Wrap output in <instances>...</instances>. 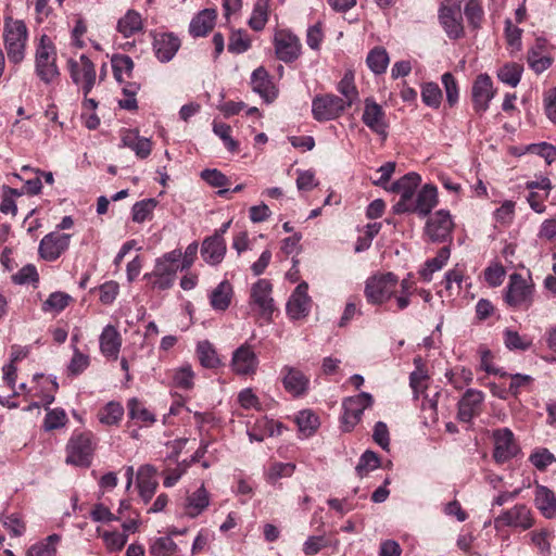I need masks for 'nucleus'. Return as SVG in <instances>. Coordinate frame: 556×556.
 <instances>
[{
    "instance_id": "a878e982",
    "label": "nucleus",
    "mask_w": 556,
    "mask_h": 556,
    "mask_svg": "<svg viewBox=\"0 0 556 556\" xmlns=\"http://www.w3.org/2000/svg\"><path fill=\"white\" fill-rule=\"evenodd\" d=\"M157 469L150 464H144L137 471V488L143 504H148L154 496L159 482Z\"/></svg>"
},
{
    "instance_id": "338daca9",
    "label": "nucleus",
    "mask_w": 556,
    "mask_h": 556,
    "mask_svg": "<svg viewBox=\"0 0 556 556\" xmlns=\"http://www.w3.org/2000/svg\"><path fill=\"white\" fill-rule=\"evenodd\" d=\"M105 547L110 552L121 551L127 543V534L117 531H105L102 535Z\"/></svg>"
},
{
    "instance_id": "7ed1b4c3",
    "label": "nucleus",
    "mask_w": 556,
    "mask_h": 556,
    "mask_svg": "<svg viewBox=\"0 0 556 556\" xmlns=\"http://www.w3.org/2000/svg\"><path fill=\"white\" fill-rule=\"evenodd\" d=\"M3 45L10 63L21 64L26 58L29 38L28 28L23 20L4 17Z\"/></svg>"
},
{
    "instance_id": "f257e3e1",
    "label": "nucleus",
    "mask_w": 556,
    "mask_h": 556,
    "mask_svg": "<svg viewBox=\"0 0 556 556\" xmlns=\"http://www.w3.org/2000/svg\"><path fill=\"white\" fill-rule=\"evenodd\" d=\"M420 182L421 177L417 173L410 172L390 186L388 190L400 197L392 207L394 214L414 213L426 217L437 206V187L427 184L418 190Z\"/></svg>"
},
{
    "instance_id": "f3484780",
    "label": "nucleus",
    "mask_w": 556,
    "mask_h": 556,
    "mask_svg": "<svg viewBox=\"0 0 556 556\" xmlns=\"http://www.w3.org/2000/svg\"><path fill=\"white\" fill-rule=\"evenodd\" d=\"M362 122L382 140L387 139L389 123L386 112L372 98H366L364 101Z\"/></svg>"
},
{
    "instance_id": "8fccbe9b",
    "label": "nucleus",
    "mask_w": 556,
    "mask_h": 556,
    "mask_svg": "<svg viewBox=\"0 0 556 556\" xmlns=\"http://www.w3.org/2000/svg\"><path fill=\"white\" fill-rule=\"evenodd\" d=\"M366 63L369 70L376 75L386 72L389 64V55L384 48L376 47L369 51Z\"/></svg>"
},
{
    "instance_id": "0e129e2a",
    "label": "nucleus",
    "mask_w": 556,
    "mask_h": 556,
    "mask_svg": "<svg viewBox=\"0 0 556 556\" xmlns=\"http://www.w3.org/2000/svg\"><path fill=\"white\" fill-rule=\"evenodd\" d=\"M515 202L506 200L494 212V219L502 226H508L513 223L515 217Z\"/></svg>"
},
{
    "instance_id": "bb28decb",
    "label": "nucleus",
    "mask_w": 556,
    "mask_h": 556,
    "mask_svg": "<svg viewBox=\"0 0 556 556\" xmlns=\"http://www.w3.org/2000/svg\"><path fill=\"white\" fill-rule=\"evenodd\" d=\"M252 90L260 94L266 102H271L277 98V89L268 72L260 66L251 75Z\"/></svg>"
},
{
    "instance_id": "c756f323",
    "label": "nucleus",
    "mask_w": 556,
    "mask_h": 556,
    "mask_svg": "<svg viewBox=\"0 0 556 556\" xmlns=\"http://www.w3.org/2000/svg\"><path fill=\"white\" fill-rule=\"evenodd\" d=\"M210 493L202 484L186 497L184 504L185 515L189 518H197L210 506Z\"/></svg>"
},
{
    "instance_id": "4d7b16f0",
    "label": "nucleus",
    "mask_w": 556,
    "mask_h": 556,
    "mask_svg": "<svg viewBox=\"0 0 556 556\" xmlns=\"http://www.w3.org/2000/svg\"><path fill=\"white\" fill-rule=\"evenodd\" d=\"M47 408V414L43 420V429L46 431H52L66 426L68 418L63 408Z\"/></svg>"
},
{
    "instance_id": "aec40b11",
    "label": "nucleus",
    "mask_w": 556,
    "mask_h": 556,
    "mask_svg": "<svg viewBox=\"0 0 556 556\" xmlns=\"http://www.w3.org/2000/svg\"><path fill=\"white\" fill-rule=\"evenodd\" d=\"M484 393L477 389H468L457 404V419L469 424L481 414Z\"/></svg>"
},
{
    "instance_id": "dca6fc26",
    "label": "nucleus",
    "mask_w": 556,
    "mask_h": 556,
    "mask_svg": "<svg viewBox=\"0 0 556 556\" xmlns=\"http://www.w3.org/2000/svg\"><path fill=\"white\" fill-rule=\"evenodd\" d=\"M258 364V356L256 355L253 346L247 342L232 352L230 368L232 372L238 376L247 377L255 375Z\"/></svg>"
},
{
    "instance_id": "393cba45",
    "label": "nucleus",
    "mask_w": 556,
    "mask_h": 556,
    "mask_svg": "<svg viewBox=\"0 0 556 556\" xmlns=\"http://www.w3.org/2000/svg\"><path fill=\"white\" fill-rule=\"evenodd\" d=\"M307 291L308 285L306 282H301L290 295L286 311L291 319L298 320L308 315L312 301Z\"/></svg>"
},
{
    "instance_id": "c03bdc74",
    "label": "nucleus",
    "mask_w": 556,
    "mask_h": 556,
    "mask_svg": "<svg viewBox=\"0 0 556 556\" xmlns=\"http://www.w3.org/2000/svg\"><path fill=\"white\" fill-rule=\"evenodd\" d=\"M178 551V545L169 535L151 538L149 540V554L151 556H173Z\"/></svg>"
},
{
    "instance_id": "423d86ee",
    "label": "nucleus",
    "mask_w": 556,
    "mask_h": 556,
    "mask_svg": "<svg viewBox=\"0 0 556 556\" xmlns=\"http://www.w3.org/2000/svg\"><path fill=\"white\" fill-rule=\"evenodd\" d=\"M399 288V278L393 273H380L367 278L364 294L369 304L382 305L390 301Z\"/></svg>"
},
{
    "instance_id": "39448f33",
    "label": "nucleus",
    "mask_w": 556,
    "mask_h": 556,
    "mask_svg": "<svg viewBox=\"0 0 556 556\" xmlns=\"http://www.w3.org/2000/svg\"><path fill=\"white\" fill-rule=\"evenodd\" d=\"M180 258L181 250L179 249L163 254L155 260L154 269L147 273L143 278L150 281L154 289H169L175 282L177 271L180 270Z\"/></svg>"
},
{
    "instance_id": "f704fd0d",
    "label": "nucleus",
    "mask_w": 556,
    "mask_h": 556,
    "mask_svg": "<svg viewBox=\"0 0 556 556\" xmlns=\"http://www.w3.org/2000/svg\"><path fill=\"white\" fill-rule=\"evenodd\" d=\"M143 28V21L139 12L128 10L118 21L116 30L125 38H129Z\"/></svg>"
},
{
    "instance_id": "3c124183",
    "label": "nucleus",
    "mask_w": 556,
    "mask_h": 556,
    "mask_svg": "<svg viewBox=\"0 0 556 556\" xmlns=\"http://www.w3.org/2000/svg\"><path fill=\"white\" fill-rule=\"evenodd\" d=\"M469 277L465 275V268L456 265L452 269L444 274V286L445 289L453 292L454 290L458 294L463 288V283H467Z\"/></svg>"
},
{
    "instance_id": "774afa93",
    "label": "nucleus",
    "mask_w": 556,
    "mask_h": 556,
    "mask_svg": "<svg viewBox=\"0 0 556 556\" xmlns=\"http://www.w3.org/2000/svg\"><path fill=\"white\" fill-rule=\"evenodd\" d=\"M529 460L536 469L544 470L556 462V457L547 448H538L531 453Z\"/></svg>"
},
{
    "instance_id": "e433bc0d",
    "label": "nucleus",
    "mask_w": 556,
    "mask_h": 556,
    "mask_svg": "<svg viewBox=\"0 0 556 556\" xmlns=\"http://www.w3.org/2000/svg\"><path fill=\"white\" fill-rule=\"evenodd\" d=\"M195 353L201 366L204 368L215 369L223 364L216 349L208 340L199 341Z\"/></svg>"
},
{
    "instance_id": "6e6d98bb",
    "label": "nucleus",
    "mask_w": 556,
    "mask_h": 556,
    "mask_svg": "<svg viewBox=\"0 0 556 556\" xmlns=\"http://www.w3.org/2000/svg\"><path fill=\"white\" fill-rule=\"evenodd\" d=\"M157 205L154 199H144L136 202L131 207V216L135 223L141 224L152 217V213Z\"/></svg>"
},
{
    "instance_id": "052dcab7",
    "label": "nucleus",
    "mask_w": 556,
    "mask_h": 556,
    "mask_svg": "<svg viewBox=\"0 0 556 556\" xmlns=\"http://www.w3.org/2000/svg\"><path fill=\"white\" fill-rule=\"evenodd\" d=\"M213 132L224 142L229 152H237L239 143L231 137V127L225 123L213 122Z\"/></svg>"
},
{
    "instance_id": "c9c22d12",
    "label": "nucleus",
    "mask_w": 556,
    "mask_h": 556,
    "mask_svg": "<svg viewBox=\"0 0 556 556\" xmlns=\"http://www.w3.org/2000/svg\"><path fill=\"white\" fill-rule=\"evenodd\" d=\"M527 61L530 68L536 74L546 71L553 62L542 41H538L536 45L529 50Z\"/></svg>"
},
{
    "instance_id": "ddd939ff",
    "label": "nucleus",
    "mask_w": 556,
    "mask_h": 556,
    "mask_svg": "<svg viewBox=\"0 0 556 556\" xmlns=\"http://www.w3.org/2000/svg\"><path fill=\"white\" fill-rule=\"evenodd\" d=\"M346 110L342 99L336 94H317L312 101V114L317 122L333 121Z\"/></svg>"
},
{
    "instance_id": "58836bf2",
    "label": "nucleus",
    "mask_w": 556,
    "mask_h": 556,
    "mask_svg": "<svg viewBox=\"0 0 556 556\" xmlns=\"http://www.w3.org/2000/svg\"><path fill=\"white\" fill-rule=\"evenodd\" d=\"M338 92L342 96L344 106L351 108L358 101V91L354 83V75L352 72H346L337 85Z\"/></svg>"
},
{
    "instance_id": "4468645a",
    "label": "nucleus",
    "mask_w": 556,
    "mask_h": 556,
    "mask_svg": "<svg viewBox=\"0 0 556 556\" xmlns=\"http://www.w3.org/2000/svg\"><path fill=\"white\" fill-rule=\"evenodd\" d=\"M454 222L446 210H439L426 223L425 233L432 242L451 240Z\"/></svg>"
},
{
    "instance_id": "0eeeda50",
    "label": "nucleus",
    "mask_w": 556,
    "mask_h": 556,
    "mask_svg": "<svg viewBox=\"0 0 556 556\" xmlns=\"http://www.w3.org/2000/svg\"><path fill=\"white\" fill-rule=\"evenodd\" d=\"M96 441L91 432L74 431L66 443V464L89 467L92 462Z\"/></svg>"
},
{
    "instance_id": "9b49d317",
    "label": "nucleus",
    "mask_w": 556,
    "mask_h": 556,
    "mask_svg": "<svg viewBox=\"0 0 556 556\" xmlns=\"http://www.w3.org/2000/svg\"><path fill=\"white\" fill-rule=\"evenodd\" d=\"M372 396L367 392L350 396L343 400L341 417L342 430L350 432L361 421L365 408L371 406Z\"/></svg>"
},
{
    "instance_id": "a18cd8bd",
    "label": "nucleus",
    "mask_w": 556,
    "mask_h": 556,
    "mask_svg": "<svg viewBox=\"0 0 556 556\" xmlns=\"http://www.w3.org/2000/svg\"><path fill=\"white\" fill-rule=\"evenodd\" d=\"M174 387L181 390H191L194 386L195 372L192 366L188 363L174 368L172 372Z\"/></svg>"
},
{
    "instance_id": "37998d69",
    "label": "nucleus",
    "mask_w": 556,
    "mask_h": 556,
    "mask_svg": "<svg viewBox=\"0 0 556 556\" xmlns=\"http://www.w3.org/2000/svg\"><path fill=\"white\" fill-rule=\"evenodd\" d=\"M127 409L129 417L143 426H151L156 421L155 415L137 397H132L128 401Z\"/></svg>"
},
{
    "instance_id": "2eb2a0df",
    "label": "nucleus",
    "mask_w": 556,
    "mask_h": 556,
    "mask_svg": "<svg viewBox=\"0 0 556 556\" xmlns=\"http://www.w3.org/2000/svg\"><path fill=\"white\" fill-rule=\"evenodd\" d=\"M534 525L531 509L525 504H517L514 507L503 510L495 519L496 529L511 527L520 530H528Z\"/></svg>"
},
{
    "instance_id": "cd10ccee",
    "label": "nucleus",
    "mask_w": 556,
    "mask_h": 556,
    "mask_svg": "<svg viewBox=\"0 0 556 556\" xmlns=\"http://www.w3.org/2000/svg\"><path fill=\"white\" fill-rule=\"evenodd\" d=\"M227 245L225 239L207 237L203 240L201 255L204 262L211 266L218 265L225 257Z\"/></svg>"
},
{
    "instance_id": "9d476101",
    "label": "nucleus",
    "mask_w": 556,
    "mask_h": 556,
    "mask_svg": "<svg viewBox=\"0 0 556 556\" xmlns=\"http://www.w3.org/2000/svg\"><path fill=\"white\" fill-rule=\"evenodd\" d=\"M271 293L273 285L265 278L258 279L250 288L249 306L265 319H269L275 309Z\"/></svg>"
},
{
    "instance_id": "49530a36",
    "label": "nucleus",
    "mask_w": 556,
    "mask_h": 556,
    "mask_svg": "<svg viewBox=\"0 0 556 556\" xmlns=\"http://www.w3.org/2000/svg\"><path fill=\"white\" fill-rule=\"evenodd\" d=\"M295 422L303 438L311 437L319 427V418L311 409L299 412L295 417Z\"/></svg>"
},
{
    "instance_id": "c85d7f7f",
    "label": "nucleus",
    "mask_w": 556,
    "mask_h": 556,
    "mask_svg": "<svg viewBox=\"0 0 556 556\" xmlns=\"http://www.w3.org/2000/svg\"><path fill=\"white\" fill-rule=\"evenodd\" d=\"M101 353L112 359H117L122 346V338L117 329L112 325H106L99 338Z\"/></svg>"
},
{
    "instance_id": "13d9d810",
    "label": "nucleus",
    "mask_w": 556,
    "mask_h": 556,
    "mask_svg": "<svg viewBox=\"0 0 556 556\" xmlns=\"http://www.w3.org/2000/svg\"><path fill=\"white\" fill-rule=\"evenodd\" d=\"M445 377L455 389H463L465 386L471 383L473 379L472 371L462 366L446 371Z\"/></svg>"
},
{
    "instance_id": "a19ab883",
    "label": "nucleus",
    "mask_w": 556,
    "mask_h": 556,
    "mask_svg": "<svg viewBox=\"0 0 556 556\" xmlns=\"http://www.w3.org/2000/svg\"><path fill=\"white\" fill-rule=\"evenodd\" d=\"M61 535L53 533L46 539L33 544L26 552V556H56Z\"/></svg>"
},
{
    "instance_id": "4c0bfd02",
    "label": "nucleus",
    "mask_w": 556,
    "mask_h": 556,
    "mask_svg": "<svg viewBox=\"0 0 556 556\" xmlns=\"http://www.w3.org/2000/svg\"><path fill=\"white\" fill-rule=\"evenodd\" d=\"M112 71L115 80L118 84H124L132 77L134 61L126 54H114L111 59Z\"/></svg>"
},
{
    "instance_id": "e2e57ef3",
    "label": "nucleus",
    "mask_w": 556,
    "mask_h": 556,
    "mask_svg": "<svg viewBox=\"0 0 556 556\" xmlns=\"http://www.w3.org/2000/svg\"><path fill=\"white\" fill-rule=\"evenodd\" d=\"M70 299V295L66 293L53 292L43 302L42 309L45 312L60 313L67 306Z\"/></svg>"
},
{
    "instance_id": "09e8293b",
    "label": "nucleus",
    "mask_w": 556,
    "mask_h": 556,
    "mask_svg": "<svg viewBox=\"0 0 556 556\" xmlns=\"http://www.w3.org/2000/svg\"><path fill=\"white\" fill-rule=\"evenodd\" d=\"M124 416V407L118 402H109L98 414V419L102 425H117Z\"/></svg>"
},
{
    "instance_id": "5fc2aeb1",
    "label": "nucleus",
    "mask_w": 556,
    "mask_h": 556,
    "mask_svg": "<svg viewBox=\"0 0 556 556\" xmlns=\"http://www.w3.org/2000/svg\"><path fill=\"white\" fill-rule=\"evenodd\" d=\"M268 20V3L267 0H257L254 4L249 26L256 31L262 30Z\"/></svg>"
},
{
    "instance_id": "f8f14e48",
    "label": "nucleus",
    "mask_w": 556,
    "mask_h": 556,
    "mask_svg": "<svg viewBox=\"0 0 556 556\" xmlns=\"http://www.w3.org/2000/svg\"><path fill=\"white\" fill-rule=\"evenodd\" d=\"M275 53L283 63H292L302 53V45L296 35L289 29H277L273 39Z\"/></svg>"
},
{
    "instance_id": "72a5a7b5",
    "label": "nucleus",
    "mask_w": 556,
    "mask_h": 556,
    "mask_svg": "<svg viewBox=\"0 0 556 556\" xmlns=\"http://www.w3.org/2000/svg\"><path fill=\"white\" fill-rule=\"evenodd\" d=\"M450 256V248H441L438 254L433 258L427 260L424 266L419 269L418 274L420 278L426 282H430L432 280L433 274L441 270L446 265Z\"/></svg>"
},
{
    "instance_id": "20e7f679",
    "label": "nucleus",
    "mask_w": 556,
    "mask_h": 556,
    "mask_svg": "<svg viewBox=\"0 0 556 556\" xmlns=\"http://www.w3.org/2000/svg\"><path fill=\"white\" fill-rule=\"evenodd\" d=\"M535 295V287L531 278H525L518 273L509 276L507 286L504 290V302L515 311H527L533 302Z\"/></svg>"
},
{
    "instance_id": "473e14b6",
    "label": "nucleus",
    "mask_w": 556,
    "mask_h": 556,
    "mask_svg": "<svg viewBox=\"0 0 556 556\" xmlns=\"http://www.w3.org/2000/svg\"><path fill=\"white\" fill-rule=\"evenodd\" d=\"M217 13L215 9L200 11L189 24V33L192 37H204L214 27Z\"/></svg>"
},
{
    "instance_id": "b1692460",
    "label": "nucleus",
    "mask_w": 556,
    "mask_h": 556,
    "mask_svg": "<svg viewBox=\"0 0 556 556\" xmlns=\"http://www.w3.org/2000/svg\"><path fill=\"white\" fill-rule=\"evenodd\" d=\"M285 390L294 397L304 396L309 389V378L299 368L286 365L280 371Z\"/></svg>"
},
{
    "instance_id": "69168bd1",
    "label": "nucleus",
    "mask_w": 556,
    "mask_h": 556,
    "mask_svg": "<svg viewBox=\"0 0 556 556\" xmlns=\"http://www.w3.org/2000/svg\"><path fill=\"white\" fill-rule=\"evenodd\" d=\"M504 342L509 350H521L526 351L530 348L531 341L525 337H521L517 331L506 329L504 331Z\"/></svg>"
},
{
    "instance_id": "79ce46f5",
    "label": "nucleus",
    "mask_w": 556,
    "mask_h": 556,
    "mask_svg": "<svg viewBox=\"0 0 556 556\" xmlns=\"http://www.w3.org/2000/svg\"><path fill=\"white\" fill-rule=\"evenodd\" d=\"M523 73V66L516 62H509L502 65L497 72L496 76L500 81L503 84L515 88L519 85L521 80V76Z\"/></svg>"
},
{
    "instance_id": "412c9836",
    "label": "nucleus",
    "mask_w": 556,
    "mask_h": 556,
    "mask_svg": "<svg viewBox=\"0 0 556 556\" xmlns=\"http://www.w3.org/2000/svg\"><path fill=\"white\" fill-rule=\"evenodd\" d=\"M495 92L491 77L488 74L478 75L471 88L475 111L479 114L486 112Z\"/></svg>"
},
{
    "instance_id": "f03ea898",
    "label": "nucleus",
    "mask_w": 556,
    "mask_h": 556,
    "mask_svg": "<svg viewBox=\"0 0 556 556\" xmlns=\"http://www.w3.org/2000/svg\"><path fill=\"white\" fill-rule=\"evenodd\" d=\"M34 73L46 86H51L60 79L56 47L47 34L40 35L35 42Z\"/></svg>"
},
{
    "instance_id": "680f3d73",
    "label": "nucleus",
    "mask_w": 556,
    "mask_h": 556,
    "mask_svg": "<svg viewBox=\"0 0 556 556\" xmlns=\"http://www.w3.org/2000/svg\"><path fill=\"white\" fill-rule=\"evenodd\" d=\"M251 47V39L243 30H236L231 34L228 42V51L235 54H241Z\"/></svg>"
},
{
    "instance_id": "bf43d9fd",
    "label": "nucleus",
    "mask_w": 556,
    "mask_h": 556,
    "mask_svg": "<svg viewBox=\"0 0 556 556\" xmlns=\"http://www.w3.org/2000/svg\"><path fill=\"white\" fill-rule=\"evenodd\" d=\"M421 100L422 102L432 109H438L442 102V91L435 83H425L421 86Z\"/></svg>"
},
{
    "instance_id": "4be33fe9",
    "label": "nucleus",
    "mask_w": 556,
    "mask_h": 556,
    "mask_svg": "<svg viewBox=\"0 0 556 556\" xmlns=\"http://www.w3.org/2000/svg\"><path fill=\"white\" fill-rule=\"evenodd\" d=\"M180 46L181 40L174 33H155L153 35V52L161 63L172 61L180 49Z\"/></svg>"
},
{
    "instance_id": "1a4fd4ad",
    "label": "nucleus",
    "mask_w": 556,
    "mask_h": 556,
    "mask_svg": "<svg viewBox=\"0 0 556 556\" xmlns=\"http://www.w3.org/2000/svg\"><path fill=\"white\" fill-rule=\"evenodd\" d=\"M67 68L72 81L83 91L84 96L87 97L97 80L94 64L87 55L81 54L78 59L71 58L67 61Z\"/></svg>"
},
{
    "instance_id": "6e6552de",
    "label": "nucleus",
    "mask_w": 556,
    "mask_h": 556,
    "mask_svg": "<svg viewBox=\"0 0 556 556\" xmlns=\"http://www.w3.org/2000/svg\"><path fill=\"white\" fill-rule=\"evenodd\" d=\"M491 439L493 441L492 457L496 464H505L522 454L518 440L507 427L494 429Z\"/></svg>"
},
{
    "instance_id": "864d4df0",
    "label": "nucleus",
    "mask_w": 556,
    "mask_h": 556,
    "mask_svg": "<svg viewBox=\"0 0 556 556\" xmlns=\"http://www.w3.org/2000/svg\"><path fill=\"white\" fill-rule=\"evenodd\" d=\"M294 463L275 462L268 466L266 471V478L269 483H276L278 480L282 478L291 477L294 473Z\"/></svg>"
},
{
    "instance_id": "7c9ffc66",
    "label": "nucleus",
    "mask_w": 556,
    "mask_h": 556,
    "mask_svg": "<svg viewBox=\"0 0 556 556\" xmlns=\"http://www.w3.org/2000/svg\"><path fill=\"white\" fill-rule=\"evenodd\" d=\"M534 504L540 513L547 519L556 517V495L545 485L536 484L534 489Z\"/></svg>"
},
{
    "instance_id": "2f4dec72",
    "label": "nucleus",
    "mask_w": 556,
    "mask_h": 556,
    "mask_svg": "<svg viewBox=\"0 0 556 556\" xmlns=\"http://www.w3.org/2000/svg\"><path fill=\"white\" fill-rule=\"evenodd\" d=\"M233 287L228 280L220 281L208 294L210 305L216 312H225L231 304Z\"/></svg>"
},
{
    "instance_id": "a211bd4d",
    "label": "nucleus",
    "mask_w": 556,
    "mask_h": 556,
    "mask_svg": "<svg viewBox=\"0 0 556 556\" xmlns=\"http://www.w3.org/2000/svg\"><path fill=\"white\" fill-rule=\"evenodd\" d=\"M72 236L52 231L40 240L39 255L48 262L56 261L70 247Z\"/></svg>"
},
{
    "instance_id": "de8ad7c7",
    "label": "nucleus",
    "mask_w": 556,
    "mask_h": 556,
    "mask_svg": "<svg viewBox=\"0 0 556 556\" xmlns=\"http://www.w3.org/2000/svg\"><path fill=\"white\" fill-rule=\"evenodd\" d=\"M201 178L211 187L220 188L217 192L218 195L225 197L229 193V189L226 188L229 184L228 177L216 168H206L201 172Z\"/></svg>"
},
{
    "instance_id": "6ab92c4d",
    "label": "nucleus",
    "mask_w": 556,
    "mask_h": 556,
    "mask_svg": "<svg viewBox=\"0 0 556 556\" xmlns=\"http://www.w3.org/2000/svg\"><path fill=\"white\" fill-rule=\"evenodd\" d=\"M439 22L450 39L464 36L463 14L456 4H442L439 9Z\"/></svg>"
},
{
    "instance_id": "5701e85b",
    "label": "nucleus",
    "mask_w": 556,
    "mask_h": 556,
    "mask_svg": "<svg viewBox=\"0 0 556 556\" xmlns=\"http://www.w3.org/2000/svg\"><path fill=\"white\" fill-rule=\"evenodd\" d=\"M33 383L34 386L28 389L27 395L41 400L45 407L51 405L59 389L56 377L36 374L33 377Z\"/></svg>"
},
{
    "instance_id": "ea45409f",
    "label": "nucleus",
    "mask_w": 556,
    "mask_h": 556,
    "mask_svg": "<svg viewBox=\"0 0 556 556\" xmlns=\"http://www.w3.org/2000/svg\"><path fill=\"white\" fill-rule=\"evenodd\" d=\"M415 369L409 375V386L413 389L415 396L422 393L427 389L429 380L428 370L420 356L414 358Z\"/></svg>"
},
{
    "instance_id": "603ef678",
    "label": "nucleus",
    "mask_w": 556,
    "mask_h": 556,
    "mask_svg": "<svg viewBox=\"0 0 556 556\" xmlns=\"http://www.w3.org/2000/svg\"><path fill=\"white\" fill-rule=\"evenodd\" d=\"M380 467V458L374 451H365L355 467L356 475L359 478L366 477L369 472Z\"/></svg>"
}]
</instances>
